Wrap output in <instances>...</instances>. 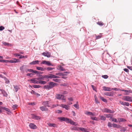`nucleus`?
<instances>
[{
	"instance_id": "37998d69",
	"label": "nucleus",
	"mask_w": 132,
	"mask_h": 132,
	"mask_svg": "<svg viewBox=\"0 0 132 132\" xmlns=\"http://www.w3.org/2000/svg\"><path fill=\"white\" fill-rule=\"evenodd\" d=\"M27 55L26 56L21 55H20L19 58L20 59H21L22 58H27Z\"/></svg>"
},
{
	"instance_id": "9b49d317",
	"label": "nucleus",
	"mask_w": 132,
	"mask_h": 132,
	"mask_svg": "<svg viewBox=\"0 0 132 132\" xmlns=\"http://www.w3.org/2000/svg\"><path fill=\"white\" fill-rule=\"evenodd\" d=\"M25 71L26 72H27L28 71H29V72H32L35 73H38V71L36 70H33L31 69H27Z\"/></svg>"
},
{
	"instance_id": "6e6d98bb",
	"label": "nucleus",
	"mask_w": 132,
	"mask_h": 132,
	"mask_svg": "<svg viewBox=\"0 0 132 132\" xmlns=\"http://www.w3.org/2000/svg\"><path fill=\"white\" fill-rule=\"evenodd\" d=\"M4 29V27L2 26L0 27V30L2 31Z\"/></svg>"
},
{
	"instance_id": "69168bd1",
	"label": "nucleus",
	"mask_w": 132,
	"mask_h": 132,
	"mask_svg": "<svg viewBox=\"0 0 132 132\" xmlns=\"http://www.w3.org/2000/svg\"><path fill=\"white\" fill-rule=\"evenodd\" d=\"M5 61H6L5 60H0V62L5 63Z\"/></svg>"
},
{
	"instance_id": "2f4dec72",
	"label": "nucleus",
	"mask_w": 132,
	"mask_h": 132,
	"mask_svg": "<svg viewBox=\"0 0 132 132\" xmlns=\"http://www.w3.org/2000/svg\"><path fill=\"white\" fill-rule=\"evenodd\" d=\"M58 67L59 68V70L61 71H64L65 70V69L63 68L62 67L61 65L59 66Z\"/></svg>"
},
{
	"instance_id": "ea45409f",
	"label": "nucleus",
	"mask_w": 132,
	"mask_h": 132,
	"mask_svg": "<svg viewBox=\"0 0 132 132\" xmlns=\"http://www.w3.org/2000/svg\"><path fill=\"white\" fill-rule=\"evenodd\" d=\"M79 129V128L76 127H73L72 128V130H78Z\"/></svg>"
},
{
	"instance_id": "09e8293b",
	"label": "nucleus",
	"mask_w": 132,
	"mask_h": 132,
	"mask_svg": "<svg viewBox=\"0 0 132 132\" xmlns=\"http://www.w3.org/2000/svg\"><path fill=\"white\" fill-rule=\"evenodd\" d=\"M85 129L83 128H82V127H79V129L82 131H84V130H85Z\"/></svg>"
},
{
	"instance_id": "c85d7f7f",
	"label": "nucleus",
	"mask_w": 132,
	"mask_h": 132,
	"mask_svg": "<svg viewBox=\"0 0 132 132\" xmlns=\"http://www.w3.org/2000/svg\"><path fill=\"white\" fill-rule=\"evenodd\" d=\"M4 79V80L5 81V83L7 84H9L10 82L7 79V78H6L5 77H3V78Z\"/></svg>"
},
{
	"instance_id": "0e129e2a",
	"label": "nucleus",
	"mask_w": 132,
	"mask_h": 132,
	"mask_svg": "<svg viewBox=\"0 0 132 132\" xmlns=\"http://www.w3.org/2000/svg\"><path fill=\"white\" fill-rule=\"evenodd\" d=\"M62 111L61 110H58L57 111V112L58 113H61L62 112Z\"/></svg>"
},
{
	"instance_id": "9d476101",
	"label": "nucleus",
	"mask_w": 132,
	"mask_h": 132,
	"mask_svg": "<svg viewBox=\"0 0 132 132\" xmlns=\"http://www.w3.org/2000/svg\"><path fill=\"white\" fill-rule=\"evenodd\" d=\"M45 78L52 79L54 78V75L50 74H49L48 75H45Z\"/></svg>"
},
{
	"instance_id": "680f3d73",
	"label": "nucleus",
	"mask_w": 132,
	"mask_h": 132,
	"mask_svg": "<svg viewBox=\"0 0 132 132\" xmlns=\"http://www.w3.org/2000/svg\"><path fill=\"white\" fill-rule=\"evenodd\" d=\"M95 102L97 103H99V102L98 101V100L97 99V98H95Z\"/></svg>"
},
{
	"instance_id": "5701e85b",
	"label": "nucleus",
	"mask_w": 132,
	"mask_h": 132,
	"mask_svg": "<svg viewBox=\"0 0 132 132\" xmlns=\"http://www.w3.org/2000/svg\"><path fill=\"white\" fill-rule=\"evenodd\" d=\"M85 114L86 115H91V116H95V114L94 113H93L92 112H88V111H86L85 112Z\"/></svg>"
},
{
	"instance_id": "603ef678",
	"label": "nucleus",
	"mask_w": 132,
	"mask_h": 132,
	"mask_svg": "<svg viewBox=\"0 0 132 132\" xmlns=\"http://www.w3.org/2000/svg\"><path fill=\"white\" fill-rule=\"evenodd\" d=\"M14 55L15 56H20V55L19 53H15L14 54Z\"/></svg>"
},
{
	"instance_id": "e433bc0d",
	"label": "nucleus",
	"mask_w": 132,
	"mask_h": 132,
	"mask_svg": "<svg viewBox=\"0 0 132 132\" xmlns=\"http://www.w3.org/2000/svg\"><path fill=\"white\" fill-rule=\"evenodd\" d=\"M90 118L92 120L96 121L98 120V118L94 117L91 116Z\"/></svg>"
},
{
	"instance_id": "dca6fc26",
	"label": "nucleus",
	"mask_w": 132,
	"mask_h": 132,
	"mask_svg": "<svg viewBox=\"0 0 132 132\" xmlns=\"http://www.w3.org/2000/svg\"><path fill=\"white\" fill-rule=\"evenodd\" d=\"M61 106L63 108H65L67 110H68L69 109V106L64 104H62L61 105Z\"/></svg>"
},
{
	"instance_id": "20e7f679",
	"label": "nucleus",
	"mask_w": 132,
	"mask_h": 132,
	"mask_svg": "<svg viewBox=\"0 0 132 132\" xmlns=\"http://www.w3.org/2000/svg\"><path fill=\"white\" fill-rule=\"evenodd\" d=\"M58 119L61 121H64L68 122L69 119L65 117H58Z\"/></svg>"
},
{
	"instance_id": "13d9d810",
	"label": "nucleus",
	"mask_w": 132,
	"mask_h": 132,
	"mask_svg": "<svg viewBox=\"0 0 132 132\" xmlns=\"http://www.w3.org/2000/svg\"><path fill=\"white\" fill-rule=\"evenodd\" d=\"M106 117H107V118H111V114H106V115H105Z\"/></svg>"
},
{
	"instance_id": "052dcab7",
	"label": "nucleus",
	"mask_w": 132,
	"mask_h": 132,
	"mask_svg": "<svg viewBox=\"0 0 132 132\" xmlns=\"http://www.w3.org/2000/svg\"><path fill=\"white\" fill-rule=\"evenodd\" d=\"M68 99L69 100L71 101H73V99L71 97L68 98Z\"/></svg>"
},
{
	"instance_id": "72a5a7b5",
	"label": "nucleus",
	"mask_w": 132,
	"mask_h": 132,
	"mask_svg": "<svg viewBox=\"0 0 132 132\" xmlns=\"http://www.w3.org/2000/svg\"><path fill=\"white\" fill-rule=\"evenodd\" d=\"M118 119L119 121V122H124L126 121V120L125 119L122 118H119Z\"/></svg>"
},
{
	"instance_id": "f3484780",
	"label": "nucleus",
	"mask_w": 132,
	"mask_h": 132,
	"mask_svg": "<svg viewBox=\"0 0 132 132\" xmlns=\"http://www.w3.org/2000/svg\"><path fill=\"white\" fill-rule=\"evenodd\" d=\"M32 119L37 120H39L40 118V117L37 116L34 114L32 115Z\"/></svg>"
},
{
	"instance_id": "de8ad7c7",
	"label": "nucleus",
	"mask_w": 132,
	"mask_h": 132,
	"mask_svg": "<svg viewBox=\"0 0 132 132\" xmlns=\"http://www.w3.org/2000/svg\"><path fill=\"white\" fill-rule=\"evenodd\" d=\"M33 87L35 88H38L40 87V86L39 85H34Z\"/></svg>"
},
{
	"instance_id": "4d7b16f0",
	"label": "nucleus",
	"mask_w": 132,
	"mask_h": 132,
	"mask_svg": "<svg viewBox=\"0 0 132 132\" xmlns=\"http://www.w3.org/2000/svg\"><path fill=\"white\" fill-rule=\"evenodd\" d=\"M53 80L55 82H58L59 81V80L58 79H54Z\"/></svg>"
},
{
	"instance_id": "49530a36",
	"label": "nucleus",
	"mask_w": 132,
	"mask_h": 132,
	"mask_svg": "<svg viewBox=\"0 0 132 132\" xmlns=\"http://www.w3.org/2000/svg\"><path fill=\"white\" fill-rule=\"evenodd\" d=\"M102 77L104 79H106L108 78V76L107 75H104L102 76Z\"/></svg>"
},
{
	"instance_id": "c9c22d12",
	"label": "nucleus",
	"mask_w": 132,
	"mask_h": 132,
	"mask_svg": "<svg viewBox=\"0 0 132 132\" xmlns=\"http://www.w3.org/2000/svg\"><path fill=\"white\" fill-rule=\"evenodd\" d=\"M44 88H45L48 90H49L51 88L50 87L49 85H45L44 86Z\"/></svg>"
},
{
	"instance_id": "1a4fd4ad",
	"label": "nucleus",
	"mask_w": 132,
	"mask_h": 132,
	"mask_svg": "<svg viewBox=\"0 0 132 132\" xmlns=\"http://www.w3.org/2000/svg\"><path fill=\"white\" fill-rule=\"evenodd\" d=\"M57 83L51 82L49 83V85L51 89L55 85H57Z\"/></svg>"
},
{
	"instance_id": "473e14b6",
	"label": "nucleus",
	"mask_w": 132,
	"mask_h": 132,
	"mask_svg": "<svg viewBox=\"0 0 132 132\" xmlns=\"http://www.w3.org/2000/svg\"><path fill=\"white\" fill-rule=\"evenodd\" d=\"M100 98L104 102L106 103L107 102V100L105 99L103 97L100 96Z\"/></svg>"
},
{
	"instance_id": "338daca9",
	"label": "nucleus",
	"mask_w": 132,
	"mask_h": 132,
	"mask_svg": "<svg viewBox=\"0 0 132 132\" xmlns=\"http://www.w3.org/2000/svg\"><path fill=\"white\" fill-rule=\"evenodd\" d=\"M60 78L59 76L54 75V78Z\"/></svg>"
},
{
	"instance_id": "a878e982",
	"label": "nucleus",
	"mask_w": 132,
	"mask_h": 132,
	"mask_svg": "<svg viewBox=\"0 0 132 132\" xmlns=\"http://www.w3.org/2000/svg\"><path fill=\"white\" fill-rule=\"evenodd\" d=\"M40 108L41 110H42V111H47L48 110L46 108L45 106H41L40 107Z\"/></svg>"
},
{
	"instance_id": "ddd939ff",
	"label": "nucleus",
	"mask_w": 132,
	"mask_h": 132,
	"mask_svg": "<svg viewBox=\"0 0 132 132\" xmlns=\"http://www.w3.org/2000/svg\"><path fill=\"white\" fill-rule=\"evenodd\" d=\"M45 75H40L39 77L37 78V80L38 81H41V80H43L44 78H45Z\"/></svg>"
},
{
	"instance_id": "6e6552de",
	"label": "nucleus",
	"mask_w": 132,
	"mask_h": 132,
	"mask_svg": "<svg viewBox=\"0 0 132 132\" xmlns=\"http://www.w3.org/2000/svg\"><path fill=\"white\" fill-rule=\"evenodd\" d=\"M29 127L31 129H35L37 128L36 126L32 123H30L29 125Z\"/></svg>"
},
{
	"instance_id": "a211bd4d",
	"label": "nucleus",
	"mask_w": 132,
	"mask_h": 132,
	"mask_svg": "<svg viewBox=\"0 0 132 132\" xmlns=\"http://www.w3.org/2000/svg\"><path fill=\"white\" fill-rule=\"evenodd\" d=\"M47 124L48 126L50 127H57V125L54 123H48Z\"/></svg>"
},
{
	"instance_id": "412c9836",
	"label": "nucleus",
	"mask_w": 132,
	"mask_h": 132,
	"mask_svg": "<svg viewBox=\"0 0 132 132\" xmlns=\"http://www.w3.org/2000/svg\"><path fill=\"white\" fill-rule=\"evenodd\" d=\"M0 90L1 91L2 94L5 97H6L7 96V94L5 90L2 89H0Z\"/></svg>"
},
{
	"instance_id": "e2e57ef3",
	"label": "nucleus",
	"mask_w": 132,
	"mask_h": 132,
	"mask_svg": "<svg viewBox=\"0 0 132 132\" xmlns=\"http://www.w3.org/2000/svg\"><path fill=\"white\" fill-rule=\"evenodd\" d=\"M123 70L124 71L127 72H129V70L127 69H124Z\"/></svg>"
},
{
	"instance_id": "864d4df0",
	"label": "nucleus",
	"mask_w": 132,
	"mask_h": 132,
	"mask_svg": "<svg viewBox=\"0 0 132 132\" xmlns=\"http://www.w3.org/2000/svg\"><path fill=\"white\" fill-rule=\"evenodd\" d=\"M129 104L128 102H124V105H125L126 106H128L129 105Z\"/></svg>"
},
{
	"instance_id": "0eeeda50",
	"label": "nucleus",
	"mask_w": 132,
	"mask_h": 132,
	"mask_svg": "<svg viewBox=\"0 0 132 132\" xmlns=\"http://www.w3.org/2000/svg\"><path fill=\"white\" fill-rule=\"evenodd\" d=\"M10 63H15L17 62H20V61L19 59H16L15 58H13L12 60H10Z\"/></svg>"
},
{
	"instance_id": "b1692460",
	"label": "nucleus",
	"mask_w": 132,
	"mask_h": 132,
	"mask_svg": "<svg viewBox=\"0 0 132 132\" xmlns=\"http://www.w3.org/2000/svg\"><path fill=\"white\" fill-rule=\"evenodd\" d=\"M36 69L38 70H40L41 71H45L46 70V68H44L41 67H37Z\"/></svg>"
},
{
	"instance_id": "2eb2a0df",
	"label": "nucleus",
	"mask_w": 132,
	"mask_h": 132,
	"mask_svg": "<svg viewBox=\"0 0 132 132\" xmlns=\"http://www.w3.org/2000/svg\"><path fill=\"white\" fill-rule=\"evenodd\" d=\"M42 54L45 56H46L48 57H50L51 55V54L49 52H47L46 53L44 52L42 53Z\"/></svg>"
},
{
	"instance_id": "bb28decb",
	"label": "nucleus",
	"mask_w": 132,
	"mask_h": 132,
	"mask_svg": "<svg viewBox=\"0 0 132 132\" xmlns=\"http://www.w3.org/2000/svg\"><path fill=\"white\" fill-rule=\"evenodd\" d=\"M13 86L15 92H17L20 88L19 87L16 85H14Z\"/></svg>"
},
{
	"instance_id": "7ed1b4c3",
	"label": "nucleus",
	"mask_w": 132,
	"mask_h": 132,
	"mask_svg": "<svg viewBox=\"0 0 132 132\" xmlns=\"http://www.w3.org/2000/svg\"><path fill=\"white\" fill-rule=\"evenodd\" d=\"M41 64H45L48 66H53V65L51 64L49 61L44 60L41 63Z\"/></svg>"
},
{
	"instance_id": "a18cd8bd",
	"label": "nucleus",
	"mask_w": 132,
	"mask_h": 132,
	"mask_svg": "<svg viewBox=\"0 0 132 132\" xmlns=\"http://www.w3.org/2000/svg\"><path fill=\"white\" fill-rule=\"evenodd\" d=\"M97 24L100 26H102L104 24L103 22H98L97 23Z\"/></svg>"
},
{
	"instance_id": "4468645a",
	"label": "nucleus",
	"mask_w": 132,
	"mask_h": 132,
	"mask_svg": "<svg viewBox=\"0 0 132 132\" xmlns=\"http://www.w3.org/2000/svg\"><path fill=\"white\" fill-rule=\"evenodd\" d=\"M103 88V90L105 91H110L112 90L111 88L108 87L104 86Z\"/></svg>"
},
{
	"instance_id": "774afa93",
	"label": "nucleus",
	"mask_w": 132,
	"mask_h": 132,
	"mask_svg": "<svg viewBox=\"0 0 132 132\" xmlns=\"http://www.w3.org/2000/svg\"><path fill=\"white\" fill-rule=\"evenodd\" d=\"M127 67L129 69L131 70H132V67L127 66Z\"/></svg>"
},
{
	"instance_id": "cd10ccee",
	"label": "nucleus",
	"mask_w": 132,
	"mask_h": 132,
	"mask_svg": "<svg viewBox=\"0 0 132 132\" xmlns=\"http://www.w3.org/2000/svg\"><path fill=\"white\" fill-rule=\"evenodd\" d=\"M105 95L106 96H112L113 95V94L112 92L110 93L107 92L105 93Z\"/></svg>"
},
{
	"instance_id": "58836bf2",
	"label": "nucleus",
	"mask_w": 132,
	"mask_h": 132,
	"mask_svg": "<svg viewBox=\"0 0 132 132\" xmlns=\"http://www.w3.org/2000/svg\"><path fill=\"white\" fill-rule=\"evenodd\" d=\"M126 130V129L124 127H121L120 129V131H123L125 132Z\"/></svg>"
},
{
	"instance_id": "39448f33",
	"label": "nucleus",
	"mask_w": 132,
	"mask_h": 132,
	"mask_svg": "<svg viewBox=\"0 0 132 132\" xmlns=\"http://www.w3.org/2000/svg\"><path fill=\"white\" fill-rule=\"evenodd\" d=\"M65 73H60V76H62V78L64 79H65L66 78L64 76H66L67 75V74L65 73L69 74L70 73V72L69 71H65L64 72Z\"/></svg>"
},
{
	"instance_id": "aec40b11",
	"label": "nucleus",
	"mask_w": 132,
	"mask_h": 132,
	"mask_svg": "<svg viewBox=\"0 0 132 132\" xmlns=\"http://www.w3.org/2000/svg\"><path fill=\"white\" fill-rule=\"evenodd\" d=\"M48 101H46L43 102L42 103V104L44 105L45 107L48 106L49 107Z\"/></svg>"
},
{
	"instance_id": "393cba45",
	"label": "nucleus",
	"mask_w": 132,
	"mask_h": 132,
	"mask_svg": "<svg viewBox=\"0 0 132 132\" xmlns=\"http://www.w3.org/2000/svg\"><path fill=\"white\" fill-rule=\"evenodd\" d=\"M68 123H69L70 124L74 125H76L77 124H76V122H74L72 120H71L69 119V121H68Z\"/></svg>"
},
{
	"instance_id": "4c0bfd02",
	"label": "nucleus",
	"mask_w": 132,
	"mask_h": 132,
	"mask_svg": "<svg viewBox=\"0 0 132 132\" xmlns=\"http://www.w3.org/2000/svg\"><path fill=\"white\" fill-rule=\"evenodd\" d=\"M39 83L41 84H45L46 83V82L45 81H39Z\"/></svg>"
},
{
	"instance_id": "3c124183",
	"label": "nucleus",
	"mask_w": 132,
	"mask_h": 132,
	"mask_svg": "<svg viewBox=\"0 0 132 132\" xmlns=\"http://www.w3.org/2000/svg\"><path fill=\"white\" fill-rule=\"evenodd\" d=\"M28 104L30 105H35V103L34 102L33 103H29Z\"/></svg>"
},
{
	"instance_id": "a19ab883",
	"label": "nucleus",
	"mask_w": 132,
	"mask_h": 132,
	"mask_svg": "<svg viewBox=\"0 0 132 132\" xmlns=\"http://www.w3.org/2000/svg\"><path fill=\"white\" fill-rule=\"evenodd\" d=\"M54 69L55 68H52L51 67H48L46 68V69H47L48 71H51L53 69Z\"/></svg>"
},
{
	"instance_id": "f03ea898",
	"label": "nucleus",
	"mask_w": 132,
	"mask_h": 132,
	"mask_svg": "<svg viewBox=\"0 0 132 132\" xmlns=\"http://www.w3.org/2000/svg\"><path fill=\"white\" fill-rule=\"evenodd\" d=\"M122 99L124 101L129 102L132 101V97L129 96H125L123 97Z\"/></svg>"
},
{
	"instance_id": "5fc2aeb1",
	"label": "nucleus",
	"mask_w": 132,
	"mask_h": 132,
	"mask_svg": "<svg viewBox=\"0 0 132 132\" xmlns=\"http://www.w3.org/2000/svg\"><path fill=\"white\" fill-rule=\"evenodd\" d=\"M101 36L98 35L96 37V39H98L100 38L101 37Z\"/></svg>"
},
{
	"instance_id": "4be33fe9",
	"label": "nucleus",
	"mask_w": 132,
	"mask_h": 132,
	"mask_svg": "<svg viewBox=\"0 0 132 132\" xmlns=\"http://www.w3.org/2000/svg\"><path fill=\"white\" fill-rule=\"evenodd\" d=\"M39 62V61L38 60H36L30 63L29 64L30 65H35L36 64H38Z\"/></svg>"
},
{
	"instance_id": "7c9ffc66",
	"label": "nucleus",
	"mask_w": 132,
	"mask_h": 132,
	"mask_svg": "<svg viewBox=\"0 0 132 132\" xmlns=\"http://www.w3.org/2000/svg\"><path fill=\"white\" fill-rule=\"evenodd\" d=\"M122 91L126 93H131L132 92V91L131 90H125V89H122L121 90Z\"/></svg>"
},
{
	"instance_id": "8fccbe9b",
	"label": "nucleus",
	"mask_w": 132,
	"mask_h": 132,
	"mask_svg": "<svg viewBox=\"0 0 132 132\" xmlns=\"http://www.w3.org/2000/svg\"><path fill=\"white\" fill-rule=\"evenodd\" d=\"M112 124L110 122H109L108 124V126L111 127L112 126Z\"/></svg>"
},
{
	"instance_id": "423d86ee",
	"label": "nucleus",
	"mask_w": 132,
	"mask_h": 132,
	"mask_svg": "<svg viewBox=\"0 0 132 132\" xmlns=\"http://www.w3.org/2000/svg\"><path fill=\"white\" fill-rule=\"evenodd\" d=\"M103 111V112L106 113H113L114 112V111L112 110H111L109 109L106 108L104 109Z\"/></svg>"
},
{
	"instance_id": "f8f14e48",
	"label": "nucleus",
	"mask_w": 132,
	"mask_h": 132,
	"mask_svg": "<svg viewBox=\"0 0 132 132\" xmlns=\"http://www.w3.org/2000/svg\"><path fill=\"white\" fill-rule=\"evenodd\" d=\"M37 78H34L30 80L31 81V82L34 84H38L39 83V81L37 80Z\"/></svg>"
},
{
	"instance_id": "bf43d9fd",
	"label": "nucleus",
	"mask_w": 132,
	"mask_h": 132,
	"mask_svg": "<svg viewBox=\"0 0 132 132\" xmlns=\"http://www.w3.org/2000/svg\"><path fill=\"white\" fill-rule=\"evenodd\" d=\"M117 125H117L116 124H112L113 127L115 128H116L117 127Z\"/></svg>"
},
{
	"instance_id": "79ce46f5",
	"label": "nucleus",
	"mask_w": 132,
	"mask_h": 132,
	"mask_svg": "<svg viewBox=\"0 0 132 132\" xmlns=\"http://www.w3.org/2000/svg\"><path fill=\"white\" fill-rule=\"evenodd\" d=\"M100 119L101 120H105L106 119L105 117L104 116H100Z\"/></svg>"
},
{
	"instance_id": "6ab92c4d",
	"label": "nucleus",
	"mask_w": 132,
	"mask_h": 132,
	"mask_svg": "<svg viewBox=\"0 0 132 132\" xmlns=\"http://www.w3.org/2000/svg\"><path fill=\"white\" fill-rule=\"evenodd\" d=\"M0 108L1 109L4 110L8 112L11 113L10 110L8 108H6L5 107L2 106H0Z\"/></svg>"
},
{
	"instance_id": "f704fd0d",
	"label": "nucleus",
	"mask_w": 132,
	"mask_h": 132,
	"mask_svg": "<svg viewBox=\"0 0 132 132\" xmlns=\"http://www.w3.org/2000/svg\"><path fill=\"white\" fill-rule=\"evenodd\" d=\"M110 119H111L112 121H114L115 122H118V121L117 120V119L115 118H114L112 117H111V118Z\"/></svg>"
},
{
	"instance_id": "f257e3e1",
	"label": "nucleus",
	"mask_w": 132,
	"mask_h": 132,
	"mask_svg": "<svg viewBox=\"0 0 132 132\" xmlns=\"http://www.w3.org/2000/svg\"><path fill=\"white\" fill-rule=\"evenodd\" d=\"M64 96L63 95L60 94H57L56 96V98L57 99L62 100L64 101V102L66 101L65 99L64 98Z\"/></svg>"
},
{
	"instance_id": "c756f323",
	"label": "nucleus",
	"mask_w": 132,
	"mask_h": 132,
	"mask_svg": "<svg viewBox=\"0 0 132 132\" xmlns=\"http://www.w3.org/2000/svg\"><path fill=\"white\" fill-rule=\"evenodd\" d=\"M3 44L5 46H9L11 45V44L9 43H8L6 42H3Z\"/></svg>"
},
{
	"instance_id": "c03bdc74",
	"label": "nucleus",
	"mask_w": 132,
	"mask_h": 132,
	"mask_svg": "<svg viewBox=\"0 0 132 132\" xmlns=\"http://www.w3.org/2000/svg\"><path fill=\"white\" fill-rule=\"evenodd\" d=\"M73 106L77 109H78L79 108V105L78 104H76L73 105Z\"/></svg>"
}]
</instances>
